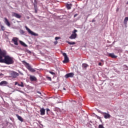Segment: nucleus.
Listing matches in <instances>:
<instances>
[{
    "instance_id": "obj_1",
    "label": "nucleus",
    "mask_w": 128,
    "mask_h": 128,
    "mask_svg": "<svg viewBox=\"0 0 128 128\" xmlns=\"http://www.w3.org/2000/svg\"><path fill=\"white\" fill-rule=\"evenodd\" d=\"M0 62H4L6 64H12L14 61V58L8 55V52L0 48Z\"/></svg>"
},
{
    "instance_id": "obj_2",
    "label": "nucleus",
    "mask_w": 128,
    "mask_h": 128,
    "mask_svg": "<svg viewBox=\"0 0 128 128\" xmlns=\"http://www.w3.org/2000/svg\"><path fill=\"white\" fill-rule=\"evenodd\" d=\"M22 64L25 66L26 68L30 70V72H36V70L32 68V66H30L28 62H26V61H22Z\"/></svg>"
},
{
    "instance_id": "obj_3",
    "label": "nucleus",
    "mask_w": 128,
    "mask_h": 128,
    "mask_svg": "<svg viewBox=\"0 0 128 128\" xmlns=\"http://www.w3.org/2000/svg\"><path fill=\"white\" fill-rule=\"evenodd\" d=\"M76 32H78V30L75 29L72 32V34L69 37V38H70V40H76V36H78V34H76Z\"/></svg>"
},
{
    "instance_id": "obj_4",
    "label": "nucleus",
    "mask_w": 128,
    "mask_h": 128,
    "mask_svg": "<svg viewBox=\"0 0 128 128\" xmlns=\"http://www.w3.org/2000/svg\"><path fill=\"white\" fill-rule=\"evenodd\" d=\"M25 28L27 32L31 34V36H38V34L32 31L30 29L28 26H26Z\"/></svg>"
},
{
    "instance_id": "obj_5",
    "label": "nucleus",
    "mask_w": 128,
    "mask_h": 128,
    "mask_svg": "<svg viewBox=\"0 0 128 128\" xmlns=\"http://www.w3.org/2000/svg\"><path fill=\"white\" fill-rule=\"evenodd\" d=\"M64 56V60H63L64 64H66L70 62V59H68V55H66V54L63 53L62 54Z\"/></svg>"
},
{
    "instance_id": "obj_6",
    "label": "nucleus",
    "mask_w": 128,
    "mask_h": 128,
    "mask_svg": "<svg viewBox=\"0 0 128 128\" xmlns=\"http://www.w3.org/2000/svg\"><path fill=\"white\" fill-rule=\"evenodd\" d=\"M102 114L104 116V118H110V115L106 112H101Z\"/></svg>"
},
{
    "instance_id": "obj_7",
    "label": "nucleus",
    "mask_w": 128,
    "mask_h": 128,
    "mask_svg": "<svg viewBox=\"0 0 128 128\" xmlns=\"http://www.w3.org/2000/svg\"><path fill=\"white\" fill-rule=\"evenodd\" d=\"M74 74L73 72H70L69 74H67L65 75L66 78H74Z\"/></svg>"
},
{
    "instance_id": "obj_8",
    "label": "nucleus",
    "mask_w": 128,
    "mask_h": 128,
    "mask_svg": "<svg viewBox=\"0 0 128 128\" xmlns=\"http://www.w3.org/2000/svg\"><path fill=\"white\" fill-rule=\"evenodd\" d=\"M4 22L7 26H10V22H8V20L6 18H4Z\"/></svg>"
},
{
    "instance_id": "obj_9",
    "label": "nucleus",
    "mask_w": 128,
    "mask_h": 128,
    "mask_svg": "<svg viewBox=\"0 0 128 128\" xmlns=\"http://www.w3.org/2000/svg\"><path fill=\"white\" fill-rule=\"evenodd\" d=\"M12 16H14L15 18H22V16L20 15V14L14 12L12 13Z\"/></svg>"
},
{
    "instance_id": "obj_10",
    "label": "nucleus",
    "mask_w": 128,
    "mask_h": 128,
    "mask_svg": "<svg viewBox=\"0 0 128 128\" xmlns=\"http://www.w3.org/2000/svg\"><path fill=\"white\" fill-rule=\"evenodd\" d=\"M12 78H16V76H20V74H18L16 72H12Z\"/></svg>"
},
{
    "instance_id": "obj_11",
    "label": "nucleus",
    "mask_w": 128,
    "mask_h": 128,
    "mask_svg": "<svg viewBox=\"0 0 128 128\" xmlns=\"http://www.w3.org/2000/svg\"><path fill=\"white\" fill-rule=\"evenodd\" d=\"M30 80L31 82H36V78L34 76H30Z\"/></svg>"
},
{
    "instance_id": "obj_12",
    "label": "nucleus",
    "mask_w": 128,
    "mask_h": 128,
    "mask_svg": "<svg viewBox=\"0 0 128 128\" xmlns=\"http://www.w3.org/2000/svg\"><path fill=\"white\" fill-rule=\"evenodd\" d=\"M18 38H13L12 39V40L14 42V44H15V46H18Z\"/></svg>"
},
{
    "instance_id": "obj_13",
    "label": "nucleus",
    "mask_w": 128,
    "mask_h": 128,
    "mask_svg": "<svg viewBox=\"0 0 128 128\" xmlns=\"http://www.w3.org/2000/svg\"><path fill=\"white\" fill-rule=\"evenodd\" d=\"M108 56H110L112 58H118V56L114 55V53L109 54Z\"/></svg>"
},
{
    "instance_id": "obj_14",
    "label": "nucleus",
    "mask_w": 128,
    "mask_h": 128,
    "mask_svg": "<svg viewBox=\"0 0 128 128\" xmlns=\"http://www.w3.org/2000/svg\"><path fill=\"white\" fill-rule=\"evenodd\" d=\"M40 112L41 116H44L46 114V110L44 108L40 109Z\"/></svg>"
},
{
    "instance_id": "obj_15",
    "label": "nucleus",
    "mask_w": 128,
    "mask_h": 128,
    "mask_svg": "<svg viewBox=\"0 0 128 128\" xmlns=\"http://www.w3.org/2000/svg\"><path fill=\"white\" fill-rule=\"evenodd\" d=\"M8 84V82L6 81H2L0 82V86H6Z\"/></svg>"
},
{
    "instance_id": "obj_16",
    "label": "nucleus",
    "mask_w": 128,
    "mask_h": 128,
    "mask_svg": "<svg viewBox=\"0 0 128 128\" xmlns=\"http://www.w3.org/2000/svg\"><path fill=\"white\" fill-rule=\"evenodd\" d=\"M72 4H66V8L68 10H70V8H72Z\"/></svg>"
},
{
    "instance_id": "obj_17",
    "label": "nucleus",
    "mask_w": 128,
    "mask_h": 128,
    "mask_svg": "<svg viewBox=\"0 0 128 128\" xmlns=\"http://www.w3.org/2000/svg\"><path fill=\"white\" fill-rule=\"evenodd\" d=\"M16 116H17L18 120H20V122H24L22 118L20 116H18V114H16Z\"/></svg>"
},
{
    "instance_id": "obj_18",
    "label": "nucleus",
    "mask_w": 128,
    "mask_h": 128,
    "mask_svg": "<svg viewBox=\"0 0 128 128\" xmlns=\"http://www.w3.org/2000/svg\"><path fill=\"white\" fill-rule=\"evenodd\" d=\"M20 44L22 46H24L25 48H26V46H28V45H26V44L24 42L22 41H20Z\"/></svg>"
},
{
    "instance_id": "obj_19",
    "label": "nucleus",
    "mask_w": 128,
    "mask_h": 128,
    "mask_svg": "<svg viewBox=\"0 0 128 128\" xmlns=\"http://www.w3.org/2000/svg\"><path fill=\"white\" fill-rule=\"evenodd\" d=\"M128 21V17L125 18L124 21V24H126Z\"/></svg>"
},
{
    "instance_id": "obj_20",
    "label": "nucleus",
    "mask_w": 128,
    "mask_h": 128,
    "mask_svg": "<svg viewBox=\"0 0 128 128\" xmlns=\"http://www.w3.org/2000/svg\"><path fill=\"white\" fill-rule=\"evenodd\" d=\"M82 66V68H86L88 66V65L86 64H83Z\"/></svg>"
},
{
    "instance_id": "obj_21",
    "label": "nucleus",
    "mask_w": 128,
    "mask_h": 128,
    "mask_svg": "<svg viewBox=\"0 0 128 128\" xmlns=\"http://www.w3.org/2000/svg\"><path fill=\"white\" fill-rule=\"evenodd\" d=\"M18 86H21V88H24V82H21L20 84H18Z\"/></svg>"
},
{
    "instance_id": "obj_22",
    "label": "nucleus",
    "mask_w": 128,
    "mask_h": 128,
    "mask_svg": "<svg viewBox=\"0 0 128 128\" xmlns=\"http://www.w3.org/2000/svg\"><path fill=\"white\" fill-rule=\"evenodd\" d=\"M67 42L68 44H76V42H70L68 41Z\"/></svg>"
},
{
    "instance_id": "obj_23",
    "label": "nucleus",
    "mask_w": 128,
    "mask_h": 128,
    "mask_svg": "<svg viewBox=\"0 0 128 128\" xmlns=\"http://www.w3.org/2000/svg\"><path fill=\"white\" fill-rule=\"evenodd\" d=\"M20 32L21 34H25L26 32H24V30H20Z\"/></svg>"
},
{
    "instance_id": "obj_24",
    "label": "nucleus",
    "mask_w": 128,
    "mask_h": 128,
    "mask_svg": "<svg viewBox=\"0 0 128 128\" xmlns=\"http://www.w3.org/2000/svg\"><path fill=\"white\" fill-rule=\"evenodd\" d=\"M50 74H52V76H56V73L52 72H49Z\"/></svg>"
},
{
    "instance_id": "obj_25",
    "label": "nucleus",
    "mask_w": 128,
    "mask_h": 128,
    "mask_svg": "<svg viewBox=\"0 0 128 128\" xmlns=\"http://www.w3.org/2000/svg\"><path fill=\"white\" fill-rule=\"evenodd\" d=\"M0 28L2 30H4V26L2 25H0Z\"/></svg>"
},
{
    "instance_id": "obj_26",
    "label": "nucleus",
    "mask_w": 128,
    "mask_h": 128,
    "mask_svg": "<svg viewBox=\"0 0 128 128\" xmlns=\"http://www.w3.org/2000/svg\"><path fill=\"white\" fill-rule=\"evenodd\" d=\"M47 80H50V82H52V78L50 77H47Z\"/></svg>"
},
{
    "instance_id": "obj_27",
    "label": "nucleus",
    "mask_w": 128,
    "mask_h": 128,
    "mask_svg": "<svg viewBox=\"0 0 128 128\" xmlns=\"http://www.w3.org/2000/svg\"><path fill=\"white\" fill-rule=\"evenodd\" d=\"M60 37H56L55 38L56 40H60Z\"/></svg>"
},
{
    "instance_id": "obj_28",
    "label": "nucleus",
    "mask_w": 128,
    "mask_h": 128,
    "mask_svg": "<svg viewBox=\"0 0 128 128\" xmlns=\"http://www.w3.org/2000/svg\"><path fill=\"white\" fill-rule=\"evenodd\" d=\"M26 52H28V54H32V52L30 51L29 50H27Z\"/></svg>"
},
{
    "instance_id": "obj_29",
    "label": "nucleus",
    "mask_w": 128,
    "mask_h": 128,
    "mask_svg": "<svg viewBox=\"0 0 128 128\" xmlns=\"http://www.w3.org/2000/svg\"><path fill=\"white\" fill-rule=\"evenodd\" d=\"M124 68H126V70H128V66L126 65H124Z\"/></svg>"
},
{
    "instance_id": "obj_30",
    "label": "nucleus",
    "mask_w": 128,
    "mask_h": 128,
    "mask_svg": "<svg viewBox=\"0 0 128 128\" xmlns=\"http://www.w3.org/2000/svg\"><path fill=\"white\" fill-rule=\"evenodd\" d=\"M54 44H58V41L54 42Z\"/></svg>"
},
{
    "instance_id": "obj_31",
    "label": "nucleus",
    "mask_w": 128,
    "mask_h": 128,
    "mask_svg": "<svg viewBox=\"0 0 128 128\" xmlns=\"http://www.w3.org/2000/svg\"><path fill=\"white\" fill-rule=\"evenodd\" d=\"M16 84H19L18 82H15V86H16Z\"/></svg>"
},
{
    "instance_id": "obj_32",
    "label": "nucleus",
    "mask_w": 128,
    "mask_h": 128,
    "mask_svg": "<svg viewBox=\"0 0 128 128\" xmlns=\"http://www.w3.org/2000/svg\"><path fill=\"white\" fill-rule=\"evenodd\" d=\"M98 64V66H102V62H99Z\"/></svg>"
},
{
    "instance_id": "obj_33",
    "label": "nucleus",
    "mask_w": 128,
    "mask_h": 128,
    "mask_svg": "<svg viewBox=\"0 0 128 128\" xmlns=\"http://www.w3.org/2000/svg\"><path fill=\"white\" fill-rule=\"evenodd\" d=\"M38 94H42V93L38 91L37 92Z\"/></svg>"
},
{
    "instance_id": "obj_34",
    "label": "nucleus",
    "mask_w": 128,
    "mask_h": 128,
    "mask_svg": "<svg viewBox=\"0 0 128 128\" xmlns=\"http://www.w3.org/2000/svg\"><path fill=\"white\" fill-rule=\"evenodd\" d=\"M50 109H48V108L46 109L47 114H48V112H50Z\"/></svg>"
},
{
    "instance_id": "obj_35",
    "label": "nucleus",
    "mask_w": 128,
    "mask_h": 128,
    "mask_svg": "<svg viewBox=\"0 0 128 128\" xmlns=\"http://www.w3.org/2000/svg\"><path fill=\"white\" fill-rule=\"evenodd\" d=\"M78 16V14H75L74 15V18H76V16Z\"/></svg>"
},
{
    "instance_id": "obj_36",
    "label": "nucleus",
    "mask_w": 128,
    "mask_h": 128,
    "mask_svg": "<svg viewBox=\"0 0 128 128\" xmlns=\"http://www.w3.org/2000/svg\"><path fill=\"white\" fill-rule=\"evenodd\" d=\"M19 73L20 74L23 75L24 74L22 73L21 72H19Z\"/></svg>"
},
{
    "instance_id": "obj_37",
    "label": "nucleus",
    "mask_w": 128,
    "mask_h": 128,
    "mask_svg": "<svg viewBox=\"0 0 128 128\" xmlns=\"http://www.w3.org/2000/svg\"><path fill=\"white\" fill-rule=\"evenodd\" d=\"M36 12V8H35Z\"/></svg>"
},
{
    "instance_id": "obj_38",
    "label": "nucleus",
    "mask_w": 128,
    "mask_h": 128,
    "mask_svg": "<svg viewBox=\"0 0 128 128\" xmlns=\"http://www.w3.org/2000/svg\"><path fill=\"white\" fill-rule=\"evenodd\" d=\"M63 90H66V88H63Z\"/></svg>"
},
{
    "instance_id": "obj_39",
    "label": "nucleus",
    "mask_w": 128,
    "mask_h": 128,
    "mask_svg": "<svg viewBox=\"0 0 128 128\" xmlns=\"http://www.w3.org/2000/svg\"><path fill=\"white\" fill-rule=\"evenodd\" d=\"M100 122H102V120H100Z\"/></svg>"
}]
</instances>
